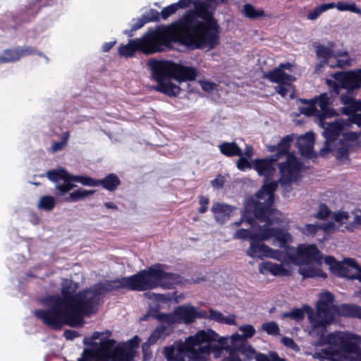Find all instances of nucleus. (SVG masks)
Wrapping results in <instances>:
<instances>
[{"instance_id":"obj_22","label":"nucleus","mask_w":361,"mask_h":361,"mask_svg":"<svg viewBox=\"0 0 361 361\" xmlns=\"http://www.w3.org/2000/svg\"><path fill=\"white\" fill-rule=\"evenodd\" d=\"M139 342L140 338L137 336H135L125 348L114 352L112 360L115 361L117 360V357L119 356L123 360L130 361L133 359V350L138 348Z\"/></svg>"},{"instance_id":"obj_53","label":"nucleus","mask_w":361,"mask_h":361,"mask_svg":"<svg viewBox=\"0 0 361 361\" xmlns=\"http://www.w3.org/2000/svg\"><path fill=\"white\" fill-rule=\"evenodd\" d=\"M142 18L147 23L159 22L161 19L160 12L153 8L149 9L147 13L143 14Z\"/></svg>"},{"instance_id":"obj_12","label":"nucleus","mask_w":361,"mask_h":361,"mask_svg":"<svg viewBox=\"0 0 361 361\" xmlns=\"http://www.w3.org/2000/svg\"><path fill=\"white\" fill-rule=\"evenodd\" d=\"M286 160L279 164V170L281 175L280 183L290 185L299 180L302 163L300 162L293 152L286 154Z\"/></svg>"},{"instance_id":"obj_58","label":"nucleus","mask_w":361,"mask_h":361,"mask_svg":"<svg viewBox=\"0 0 361 361\" xmlns=\"http://www.w3.org/2000/svg\"><path fill=\"white\" fill-rule=\"evenodd\" d=\"M331 210L326 204L321 203L319 207V211L315 217L319 219H326L329 216Z\"/></svg>"},{"instance_id":"obj_11","label":"nucleus","mask_w":361,"mask_h":361,"mask_svg":"<svg viewBox=\"0 0 361 361\" xmlns=\"http://www.w3.org/2000/svg\"><path fill=\"white\" fill-rule=\"evenodd\" d=\"M257 235L252 236L250 247L246 251V255L252 258L258 257L262 259L263 257H270L276 259H279L281 257V252L279 250H273L264 243V241L268 240L267 236L265 235L260 226L258 227Z\"/></svg>"},{"instance_id":"obj_49","label":"nucleus","mask_w":361,"mask_h":361,"mask_svg":"<svg viewBox=\"0 0 361 361\" xmlns=\"http://www.w3.org/2000/svg\"><path fill=\"white\" fill-rule=\"evenodd\" d=\"M262 329L269 335L277 336L280 334L279 325L275 322H267L262 324Z\"/></svg>"},{"instance_id":"obj_24","label":"nucleus","mask_w":361,"mask_h":361,"mask_svg":"<svg viewBox=\"0 0 361 361\" xmlns=\"http://www.w3.org/2000/svg\"><path fill=\"white\" fill-rule=\"evenodd\" d=\"M260 274L267 275L271 274L273 276H288L289 271L283 267L282 264L273 263L271 262H264L259 264Z\"/></svg>"},{"instance_id":"obj_42","label":"nucleus","mask_w":361,"mask_h":361,"mask_svg":"<svg viewBox=\"0 0 361 361\" xmlns=\"http://www.w3.org/2000/svg\"><path fill=\"white\" fill-rule=\"evenodd\" d=\"M19 59H20L22 57L30 56V55H37L39 56H44L43 53L40 51H38L35 47L32 46H25V47H17Z\"/></svg>"},{"instance_id":"obj_60","label":"nucleus","mask_w":361,"mask_h":361,"mask_svg":"<svg viewBox=\"0 0 361 361\" xmlns=\"http://www.w3.org/2000/svg\"><path fill=\"white\" fill-rule=\"evenodd\" d=\"M315 98H317V104L320 107V109L326 108L331 104L330 98L328 97L326 93H322L319 96L316 97Z\"/></svg>"},{"instance_id":"obj_7","label":"nucleus","mask_w":361,"mask_h":361,"mask_svg":"<svg viewBox=\"0 0 361 361\" xmlns=\"http://www.w3.org/2000/svg\"><path fill=\"white\" fill-rule=\"evenodd\" d=\"M78 285L72 280H66L61 290V296L49 295L42 300L45 310L39 309L35 311V316L40 319L44 324L51 328L54 323H61L63 311L74 299Z\"/></svg>"},{"instance_id":"obj_16","label":"nucleus","mask_w":361,"mask_h":361,"mask_svg":"<svg viewBox=\"0 0 361 361\" xmlns=\"http://www.w3.org/2000/svg\"><path fill=\"white\" fill-rule=\"evenodd\" d=\"M355 335H342L329 334L327 336L328 343L333 345H338L341 352L345 354L355 353L358 351V345L352 341Z\"/></svg>"},{"instance_id":"obj_1","label":"nucleus","mask_w":361,"mask_h":361,"mask_svg":"<svg viewBox=\"0 0 361 361\" xmlns=\"http://www.w3.org/2000/svg\"><path fill=\"white\" fill-rule=\"evenodd\" d=\"M174 4L178 10L192 4L193 8L187 11L177 20L188 18L189 28L183 35L191 40L197 49L212 50L220 44L221 27L214 16V8H212V4L204 0H179Z\"/></svg>"},{"instance_id":"obj_37","label":"nucleus","mask_w":361,"mask_h":361,"mask_svg":"<svg viewBox=\"0 0 361 361\" xmlns=\"http://www.w3.org/2000/svg\"><path fill=\"white\" fill-rule=\"evenodd\" d=\"M331 270L334 274L338 276L345 277L350 279H355V275H353L350 269L339 262L336 264H334V267H332Z\"/></svg>"},{"instance_id":"obj_13","label":"nucleus","mask_w":361,"mask_h":361,"mask_svg":"<svg viewBox=\"0 0 361 361\" xmlns=\"http://www.w3.org/2000/svg\"><path fill=\"white\" fill-rule=\"evenodd\" d=\"M276 211V209L274 208V204H271V210L268 216V219L267 221H264L263 222L265 223V224L260 226V228L262 229L265 235L267 236V239H269L271 237H274L276 240L281 243V247L285 248L287 251V257L289 259L293 261L296 258L295 255L288 252L289 250L294 251L293 248L287 245L288 240L291 238L290 233L284 231L280 228L271 227L274 223L273 215Z\"/></svg>"},{"instance_id":"obj_48","label":"nucleus","mask_w":361,"mask_h":361,"mask_svg":"<svg viewBox=\"0 0 361 361\" xmlns=\"http://www.w3.org/2000/svg\"><path fill=\"white\" fill-rule=\"evenodd\" d=\"M335 298L333 293L329 291L322 293L319 296V300L317 302V306H330L334 305Z\"/></svg>"},{"instance_id":"obj_30","label":"nucleus","mask_w":361,"mask_h":361,"mask_svg":"<svg viewBox=\"0 0 361 361\" xmlns=\"http://www.w3.org/2000/svg\"><path fill=\"white\" fill-rule=\"evenodd\" d=\"M341 316L361 319V307L356 304H342Z\"/></svg>"},{"instance_id":"obj_59","label":"nucleus","mask_w":361,"mask_h":361,"mask_svg":"<svg viewBox=\"0 0 361 361\" xmlns=\"http://www.w3.org/2000/svg\"><path fill=\"white\" fill-rule=\"evenodd\" d=\"M239 157L240 158L236 163V166L239 170L245 171L246 169H253L252 161L250 162L248 159L243 157V155Z\"/></svg>"},{"instance_id":"obj_9","label":"nucleus","mask_w":361,"mask_h":361,"mask_svg":"<svg viewBox=\"0 0 361 361\" xmlns=\"http://www.w3.org/2000/svg\"><path fill=\"white\" fill-rule=\"evenodd\" d=\"M337 314L341 316V305L317 306L316 312L314 314L310 310L308 314L312 325L310 333L323 338L327 331V326L334 321Z\"/></svg>"},{"instance_id":"obj_38","label":"nucleus","mask_w":361,"mask_h":361,"mask_svg":"<svg viewBox=\"0 0 361 361\" xmlns=\"http://www.w3.org/2000/svg\"><path fill=\"white\" fill-rule=\"evenodd\" d=\"M47 177L54 183H58L69 176V173L65 169H53L47 171Z\"/></svg>"},{"instance_id":"obj_40","label":"nucleus","mask_w":361,"mask_h":361,"mask_svg":"<svg viewBox=\"0 0 361 361\" xmlns=\"http://www.w3.org/2000/svg\"><path fill=\"white\" fill-rule=\"evenodd\" d=\"M340 11H350L354 13L361 15V8L357 7L355 2L348 3L345 1H338L335 4V6Z\"/></svg>"},{"instance_id":"obj_50","label":"nucleus","mask_w":361,"mask_h":361,"mask_svg":"<svg viewBox=\"0 0 361 361\" xmlns=\"http://www.w3.org/2000/svg\"><path fill=\"white\" fill-rule=\"evenodd\" d=\"M258 232H253L250 229L239 228L233 234V238L246 240L249 239L250 242L252 240V236L257 235Z\"/></svg>"},{"instance_id":"obj_56","label":"nucleus","mask_w":361,"mask_h":361,"mask_svg":"<svg viewBox=\"0 0 361 361\" xmlns=\"http://www.w3.org/2000/svg\"><path fill=\"white\" fill-rule=\"evenodd\" d=\"M239 330L243 332V336L247 340L250 338L256 333L255 327L251 324H245L239 327Z\"/></svg>"},{"instance_id":"obj_31","label":"nucleus","mask_w":361,"mask_h":361,"mask_svg":"<svg viewBox=\"0 0 361 361\" xmlns=\"http://www.w3.org/2000/svg\"><path fill=\"white\" fill-rule=\"evenodd\" d=\"M243 11L244 16L250 20H256L262 17H271L270 15L266 13L262 8L257 9L250 3H247L243 6Z\"/></svg>"},{"instance_id":"obj_5","label":"nucleus","mask_w":361,"mask_h":361,"mask_svg":"<svg viewBox=\"0 0 361 361\" xmlns=\"http://www.w3.org/2000/svg\"><path fill=\"white\" fill-rule=\"evenodd\" d=\"M276 189V183H267L262 186L255 197L247 198L240 219L233 224L238 227L245 221L251 227H255L257 221L261 223L267 221L271 210V204L274 203V192Z\"/></svg>"},{"instance_id":"obj_32","label":"nucleus","mask_w":361,"mask_h":361,"mask_svg":"<svg viewBox=\"0 0 361 361\" xmlns=\"http://www.w3.org/2000/svg\"><path fill=\"white\" fill-rule=\"evenodd\" d=\"M73 175L70 174L66 178L63 179V181L61 184H56L55 187V195L56 196H63L70 190H71L73 188L76 187L73 180Z\"/></svg>"},{"instance_id":"obj_62","label":"nucleus","mask_w":361,"mask_h":361,"mask_svg":"<svg viewBox=\"0 0 361 361\" xmlns=\"http://www.w3.org/2000/svg\"><path fill=\"white\" fill-rule=\"evenodd\" d=\"M154 298L158 302L167 304L172 301L173 296L169 293L166 294L154 293Z\"/></svg>"},{"instance_id":"obj_10","label":"nucleus","mask_w":361,"mask_h":361,"mask_svg":"<svg viewBox=\"0 0 361 361\" xmlns=\"http://www.w3.org/2000/svg\"><path fill=\"white\" fill-rule=\"evenodd\" d=\"M152 315L158 322H166L173 326L181 323L192 324L197 317H201L195 307L191 305H180L170 313L160 312L159 307H157L152 310Z\"/></svg>"},{"instance_id":"obj_41","label":"nucleus","mask_w":361,"mask_h":361,"mask_svg":"<svg viewBox=\"0 0 361 361\" xmlns=\"http://www.w3.org/2000/svg\"><path fill=\"white\" fill-rule=\"evenodd\" d=\"M300 154L307 158H317V154L314 152L313 142L302 145L300 142L298 143Z\"/></svg>"},{"instance_id":"obj_6","label":"nucleus","mask_w":361,"mask_h":361,"mask_svg":"<svg viewBox=\"0 0 361 361\" xmlns=\"http://www.w3.org/2000/svg\"><path fill=\"white\" fill-rule=\"evenodd\" d=\"M99 300H96L86 288L75 294L74 299L62 313L61 323H54L50 329L60 331L65 325L71 327H82L85 317H90L98 310Z\"/></svg>"},{"instance_id":"obj_4","label":"nucleus","mask_w":361,"mask_h":361,"mask_svg":"<svg viewBox=\"0 0 361 361\" xmlns=\"http://www.w3.org/2000/svg\"><path fill=\"white\" fill-rule=\"evenodd\" d=\"M148 65L151 68L153 79L157 82L153 89L171 97L178 96L180 92L179 85L173 83L171 79L180 83L195 80L197 77V71L194 67L185 66L172 61L152 59Z\"/></svg>"},{"instance_id":"obj_35","label":"nucleus","mask_w":361,"mask_h":361,"mask_svg":"<svg viewBox=\"0 0 361 361\" xmlns=\"http://www.w3.org/2000/svg\"><path fill=\"white\" fill-rule=\"evenodd\" d=\"M231 349L236 350L237 353L240 352L243 355L245 356L248 360H252L254 355L257 354L255 348L250 345L247 341L239 343L238 346L231 348Z\"/></svg>"},{"instance_id":"obj_55","label":"nucleus","mask_w":361,"mask_h":361,"mask_svg":"<svg viewBox=\"0 0 361 361\" xmlns=\"http://www.w3.org/2000/svg\"><path fill=\"white\" fill-rule=\"evenodd\" d=\"M278 84L279 85L276 87V91L283 97H286L292 85L291 82L283 81Z\"/></svg>"},{"instance_id":"obj_29","label":"nucleus","mask_w":361,"mask_h":361,"mask_svg":"<svg viewBox=\"0 0 361 361\" xmlns=\"http://www.w3.org/2000/svg\"><path fill=\"white\" fill-rule=\"evenodd\" d=\"M116 341L114 339H102L100 343L92 342V345L94 349L102 355H106L109 354L115 345Z\"/></svg>"},{"instance_id":"obj_27","label":"nucleus","mask_w":361,"mask_h":361,"mask_svg":"<svg viewBox=\"0 0 361 361\" xmlns=\"http://www.w3.org/2000/svg\"><path fill=\"white\" fill-rule=\"evenodd\" d=\"M121 185L119 177L115 173H109L102 179H98L97 186H102L108 191H115Z\"/></svg>"},{"instance_id":"obj_51","label":"nucleus","mask_w":361,"mask_h":361,"mask_svg":"<svg viewBox=\"0 0 361 361\" xmlns=\"http://www.w3.org/2000/svg\"><path fill=\"white\" fill-rule=\"evenodd\" d=\"M133 22L134 23L132 24L131 28L129 30L124 31V34L130 37L134 35V32L136 30L140 29L147 23L142 17L137 19H133Z\"/></svg>"},{"instance_id":"obj_19","label":"nucleus","mask_w":361,"mask_h":361,"mask_svg":"<svg viewBox=\"0 0 361 361\" xmlns=\"http://www.w3.org/2000/svg\"><path fill=\"white\" fill-rule=\"evenodd\" d=\"M293 135H288L282 137L276 145H270L268 150L271 152H276L275 154L269 156V158L279 161L283 156L286 155L289 152L291 142L293 141Z\"/></svg>"},{"instance_id":"obj_45","label":"nucleus","mask_w":361,"mask_h":361,"mask_svg":"<svg viewBox=\"0 0 361 361\" xmlns=\"http://www.w3.org/2000/svg\"><path fill=\"white\" fill-rule=\"evenodd\" d=\"M55 200L52 196L44 195L40 198L38 207L40 209L51 211L55 207Z\"/></svg>"},{"instance_id":"obj_14","label":"nucleus","mask_w":361,"mask_h":361,"mask_svg":"<svg viewBox=\"0 0 361 361\" xmlns=\"http://www.w3.org/2000/svg\"><path fill=\"white\" fill-rule=\"evenodd\" d=\"M333 78L342 85L343 89L348 91H353L361 87V68L336 72L333 74Z\"/></svg>"},{"instance_id":"obj_2","label":"nucleus","mask_w":361,"mask_h":361,"mask_svg":"<svg viewBox=\"0 0 361 361\" xmlns=\"http://www.w3.org/2000/svg\"><path fill=\"white\" fill-rule=\"evenodd\" d=\"M168 265L156 263L135 274L114 280L102 281L106 293L126 288L130 290L145 291L161 287L171 289L174 286L183 284L185 279L178 274L165 271Z\"/></svg>"},{"instance_id":"obj_61","label":"nucleus","mask_w":361,"mask_h":361,"mask_svg":"<svg viewBox=\"0 0 361 361\" xmlns=\"http://www.w3.org/2000/svg\"><path fill=\"white\" fill-rule=\"evenodd\" d=\"M320 228V226L317 224H307L302 228V233L306 235H314L318 230Z\"/></svg>"},{"instance_id":"obj_57","label":"nucleus","mask_w":361,"mask_h":361,"mask_svg":"<svg viewBox=\"0 0 361 361\" xmlns=\"http://www.w3.org/2000/svg\"><path fill=\"white\" fill-rule=\"evenodd\" d=\"M318 116L320 120H324L326 118H333L337 116V114L332 107L329 106L326 108L321 109V111H319Z\"/></svg>"},{"instance_id":"obj_36","label":"nucleus","mask_w":361,"mask_h":361,"mask_svg":"<svg viewBox=\"0 0 361 361\" xmlns=\"http://www.w3.org/2000/svg\"><path fill=\"white\" fill-rule=\"evenodd\" d=\"M94 193V190H87L79 188L71 192L68 197L65 198L66 202H78Z\"/></svg>"},{"instance_id":"obj_39","label":"nucleus","mask_w":361,"mask_h":361,"mask_svg":"<svg viewBox=\"0 0 361 361\" xmlns=\"http://www.w3.org/2000/svg\"><path fill=\"white\" fill-rule=\"evenodd\" d=\"M334 6L335 3L323 4L314 8L312 11H310L307 14V19L314 20L317 19L323 12L333 8Z\"/></svg>"},{"instance_id":"obj_21","label":"nucleus","mask_w":361,"mask_h":361,"mask_svg":"<svg viewBox=\"0 0 361 361\" xmlns=\"http://www.w3.org/2000/svg\"><path fill=\"white\" fill-rule=\"evenodd\" d=\"M233 209L235 207L216 202L212 204L211 212L216 221L223 224L230 219Z\"/></svg>"},{"instance_id":"obj_46","label":"nucleus","mask_w":361,"mask_h":361,"mask_svg":"<svg viewBox=\"0 0 361 361\" xmlns=\"http://www.w3.org/2000/svg\"><path fill=\"white\" fill-rule=\"evenodd\" d=\"M282 318H291L296 322H300L305 318V312L301 308H295L291 311L283 312Z\"/></svg>"},{"instance_id":"obj_20","label":"nucleus","mask_w":361,"mask_h":361,"mask_svg":"<svg viewBox=\"0 0 361 361\" xmlns=\"http://www.w3.org/2000/svg\"><path fill=\"white\" fill-rule=\"evenodd\" d=\"M159 322L160 324L153 330L147 339V343L149 345H154L159 340L166 339L173 332L174 326L173 324H166L164 322Z\"/></svg>"},{"instance_id":"obj_15","label":"nucleus","mask_w":361,"mask_h":361,"mask_svg":"<svg viewBox=\"0 0 361 361\" xmlns=\"http://www.w3.org/2000/svg\"><path fill=\"white\" fill-rule=\"evenodd\" d=\"M276 160H274L271 158L266 157L263 159H255L252 160L253 169H255L259 176L264 177V183L263 185L267 183L274 182L273 179L276 173V168L274 164ZM278 184L276 181H275Z\"/></svg>"},{"instance_id":"obj_54","label":"nucleus","mask_w":361,"mask_h":361,"mask_svg":"<svg viewBox=\"0 0 361 361\" xmlns=\"http://www.w3.org/2000/svg\"><path fill=\"white\" fill-rule=\"evenodd\" d=\"M178 9L177 8L175 4H171L164 7L160 12L161 18L163 20H166L169 17L174 15Z\"/></svg>"},{"instance_id":"obj_28","label":"nucleus","mask_w":361,"mask_h":361,"mask_svg":"<svg viewBox=\"0 0 361 361\" xmlns=\"http://www.w3.org/2000/svg\"><path fill=\"white\" fill-rule=\"evenodd\" d=\"M221 153L228 157L241 156L242 149L235 142H224L219 145Z\"/></svg>"},{"instance_id":"obj_52","label":"nucleus","mask_w":361,"mask_h":361,"mask_svg":"<svg viewBox=\"0 0 361 361\" xmlns=\"http://www.w3.org/2000/svg\"><path fill=\"white\" fill-rule=\"evenodd\" d=\"M301 274L302 275L303 278L305 279L314 278L316 276H322L324 278L326 277V274L321 269H316L312 268L302 269L301 271Z\"/></svg>"},{"instance_id":"obj_8","label":"nucleus","mask_w":361,"mask_h":361,"mask_svg":"<svg viewBox=\"0 0 361 361\" xmlns=\"http://www.w3.org/2000/svg\"><path fill=\"white\" fill-rule=\"evenodd\" d=\"M217 338L218 334L211 329L198 331L194 336L187 338L185 342L177 343L176 347H165L164 356L167 361H195L200 355L202 345L215 342Z\"/></svg>"},{"instance_id":"obj_47","label":"nucleus","mask_w":361,"mask_h":361,"mask_svg":"<svg viewBox=\"0 0 361 361\" xmlns=\"http://www.w3.org/2000/svg\"><path fill=\"white\" fill-rule=\"evenodd\" d=\"M74 182L80 183L86 186H97L98 179H94L86 176L73 175Z\"/></svg>"},{"instance_id":"obj_43","label":"nucleus","mask_w":361,"mask_h":361,"mask_svg":"<svg viewBox=\"0 0 361 361\" xmlns=\"http://www.w3.org/2000/svg\"><path fill=\"white\" fill-rule=\"evenodd\" d=\"M316 54L318 58L323 59V63H327L329 58L333 54V51L331 49L320 44L316 48Z\"/></svg>"},{"instance_id":"obj_17","label":"nucleus","mask_w":361,"mask_h":361,"mask_svg":"<svg viewBox=\"0 0 361 361\" xmlns=\"http://www.w3.org/2000/svg\"><path fill=\"white\" fill-rule=\"evenodd\" d=\"M297 253L298 257L307 264L320 263L322 259L321 252L314 244L300 245L298 248Z\"/></svg>"},{"instance_id":"obj_18","label":"nucleus","mask_w":361,"mask_h":361,"mask_svg":"<svg viewBox=\"0 0 361 361\" xmlns=\"http://www.w3.org/2000/svg\"><path fill=\"white\" fill-rule=\"evenodd\" d=\"M341 102L344 105L342 113L347 116L357 114V111L361 110V100L357 101L353 94L352 91L347 90L345 94L341 95Z\"/></svg>"},{"instance_id":"obj_23","label":"nucleus","mask_w":361,"mask_h":361,"mask_svg":"<svg viewBox=\"0 0 361 361\" xmlns=\"http://www.w3.org/2000/svg\"><path fill=\"white\" fill-rule=\"evenodd\" d=\"M231 348L230 347L221 346L215 342H211L209 344L200 348V355L195 361H205L212 353L214 354L216 357H219L224 349L229 353Z\"/></svg>"},{"instance_id":"obj_64","label":"nucleus","mask_w":361,"mask_h":361,"mask_svg":"<svg viewBox=\"0 0 361 361\" xmlns=\"http://www.w3.org/2000/svg\"><path fill=\"white\" fill-rule=\"evenodd\" d=\"M349 218V214L345 211H338L334 213L332 219L337 223L342 224Z\"/></svg>"},{"instance_id":"obj_44","label":"nucleus","mask_w":361,"mask_h":361,"mask_svg":"<svg viewBox=\"0 0 361 361\" xmlns=\"http://www.w3.org/2000/svg\"><path fill=\"white\" fill-rule=\"evenodd\" d=\"M86 289L90 291L94 299L99 300V301L100 300L99 297L106 294L104 286L102 281H99L91 287L86 288Z\"/></svg>"},{"instance_id":"obj_63","label":"nucleus","mask_w":361,"mask_h":361,"mask_svg":"<svg viewBox=\"0 0 361 361\" xmlns=\"http://www.w3.org/2000/svg\"><path fill=\"white\" fill-rule=\"evenodd\" d=\"M281 341L286 347L290 348L296 352L300 350V348L298 345V344L291 338H289L288 336H283L281 338Z\"/></svg>"},{"instance_id":"obj_25","label":"nucleus","mask_w":361,"mask_h":361,"mask_svg":"<svg viewBox=\"0 0 361 361\" xmlns=\"http://www.w3.org/2000/svg\"><path fill=\"white\" fill-rule=\"evenodd\" d=\"M263 78L274 83H280L283 81L292 82L295 80V77L286 73L281 68H275L263 73Z\"/></svg>"},{"instance_id":"obj_3","label":"nucleus","mask_w":361,"mask_h":361,"mask_svg":"<svg viewBox=\"0 0 361 361\" xmlns=\"http://www.w3.org/2000/svg\"><path fill=\"white\" fill-rule=\"evenodd\" d=\"M188 19L185 17L169 25H160L155 29L149 30L140 38H137L140 53L151 55L171 50L173 43H178L190 50L197 49L191 40L182 35L189 28Z\"/></svg>"},{"instance_id":"obj_33","label":"nucleus","mask_w":361,"mask_h":361,"mask_svg":"<svg viewBox=\"0 0 361 361\" xmlns=\"http://www.w3.org/2000/svg\"><path fill=\"white\" fill-rule=\"evenodd\" d=\"M300 102L304 104H308L307 106H304L300 109V112L307 116L318 115L319 111L316 106L317 103V98L312 99H300Z\"/></svg>"},{"instance_id":"obj_26","label":"nucleus","mask_w":361,"mask_h":361,"mask_svg":"<svg viewBox=\"0 0 361 361\" xmlns=\"http://www.w3.org/2000/svg\"><path fill=\"white\" fill-rule=\"evenodd\" d=\"M140 51V45L137 38L130 39L126 44H121L118 49V54L126 58H132L135 56V52Z\"/></svg>"},{"instance_id":"obj_34","label":"nucleus","mask_w":361,"mask_h":361,"mask_svg":"<svg viewBox=\"0 0 361 361\" xmlns=\"http://www.w3.org/2000/svg\"><path fill=\"white\" fill-rule=\"evenodd\" d=\"M19 54L17 47L4 49L0 55V64L13 63L19 61Z\"/></svg>"}]
</instances>
